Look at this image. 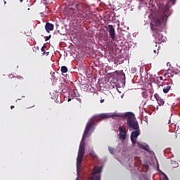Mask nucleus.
Returning <instances> with one entry per match:
<instances>
[{"label": "nucleus", "mask_w": 180, "mask_h": 180, "mask_svg": "<svg viewBox=\"0 0 180 180\" xmlns=\"http://www.w3.org/2000/svg\"><path fill=\"white\" fill-rule=\"evenodd\" d=\"M111 119H115V120H119L120 119L124 120V119H127V125L128 126L130 131L137 130V129L140 128L139 126V122L136 120V117L133 112H112L111 113Z\"/></svg>", "instance_id": "obj_1"}, {"label": "nucleus", "mask_w": 180, "mask_h": 180, "mask_svg": "<svg viewBox=\"0 0 180 180\" xmlns=\"http://www.w3.org/2000/svg\"><path fill=\"white\" fill-rule=\"evenodd\" d=\"M94 123H95V120H91L86 126L85 130L83 134V136L82 139V141L79 146L78 156L77 158V165L82 164V160H84V155H85V137H89L91 134V129H94Z\"/></svg>", "instance_id": "obj_2"}, {"label": "nucleus", "mask_w": 180, "mask_h": 180, "mask_svg": "<svg viewBox=\"0 0 180 180\" xmlns=\"http://www.w3.org/2000/svg\"><path fill=\"white\" fill-rule=\"evenodd\" d=\"M165 23H167V15H163L160 17L153 18L150 24V29L154 31L157 30L158 27L162 28L165 26Z\"/></svg>", "instance_id": "obj_3"}, {"label": "nucleus", "mask_w": 180, "mask_h": 180, "mask_svg": "<svg viewBox=\"0 0 180 180\" xmlns=\"http://www.w3.org/2000/svg\"><path fill=\"white\" fill-rule=\"evenodd\" d=\"M102 172V167H94L91 172V176L89 178V180H101V174Z\"/></svg>", "instance_id": "obj_4"}, {"label": "nucleus", "mask_w": 180, "mask_h": 180, "mask_svg": "<svg viewBox=\"0 0 180 180\" xmlns=\"http://www.w3.org/2000/svg\"><path fill=\"white\" fill-rule=\"evenodd\" d=\"M107 30L109 32V36L112 39V41H115V39H116V31L115 30V27L112 25H108Z\"/></svg>", "instance_id": "obj_5"}, {"label": "nucleus", "mask_w": 180, "mask_h": 180, "mask_svg": "<svg viewBox=\"0 0 180 180\" xmlns=\"http://www.w3.org/2000/svg\"><path fill=\"white\" fill-rule=\"evenodd\" d=\"M133 130H136L131 132V141L132 143V144H136V140H137V138L139 137V136H140V129H139V128L137 129H133Z\"/></svg>", "instance_id": "obj_6"}, {"label": "nucleus", "mask_w": 180, "mask_h": 180, "mask_svg": "<svg viewBox=\"0 0 180 180\" xmlns=\"http://www.w3.org/2000/svg\"><path fill=\"white\" fill-rule=\"evenodd\" d=\"M120 130V140L122 141H124L126 140V136H127V134L126 132V127L124 126H120L119 127Z\"/></svg>", "instance_id": "obj_7"}, {"label": "nucleus", "mask_w": 180, "mask_h": 180, "mask_svg": "<svg viewBox=\"0 0 180 180\" xmlns=\"http://www.w3.org/2000/svg\"><path fill=\"white\" fill-rule=\"evenodd\" d=\"M154 98L158 103L159 106H164L165 101L158 95V94H155Z\"/></svg>", "instance_id": "obj_8"}, {"label": "nucleus", "mask_w": 180, "mask_h": 180, "mask_svg": "<svg viewBox=\"0 0 180 180\" xmlns=\"http://www.w3.org/2000/svg\"><path fill=\"white\" fill-rule=\"evenodd\" d=\"M153 36L157 40L156 43H158V44L162 43V40L163 37L162 34H161L158 31H155V33L153 34Z\"/></svg>", "instance_id": "obj_9"}, {"label": "nucleus", "mask_w": 180, "mask_h": 180, "mask_svg": "<svg viewBox=\"0 0 180 180\" xmlns=\"http://www.w3.org/2000/svg\"><path fill=\"white\" fill-rule=\"evenodd\" d=\"M111 113H103L101 114L98 117H96V120H102L103 119H110Z\"/></svg>", "instance_id": "obj_10"}, {"label": "nucleus", "mask_w": 180, "mask_h": 180, "mask_svg": "<svg viewBox=\"0 0 180 180\" xmlns=\"http://www.w3.org/2000/svg\"><path fill=\"white\" fill-rule=\"evenodd\" d=\"M45 30L47 32V33H50V32L54 30V25L46 22L45 25Z\"/></svg>", "instance_id": "obj_11"}, {"label": "nucleus", "mask_w": 180, "mask_h": 180, "mask_svg": "<svg viewBox=\"0 0 180 180\" xmlns=\"http://www.w3.org/2000/svg\"><path fill=\"white\" fill-rule=\"evenodd\" d=\"M172 86V84H167V86H164V88H163L164 94H168V92H169V91H171Z\"/></svg>", "instance_id": "obj_12"}, {"label": "nucleus", "mask_w": 180, "mask_h": 180, "mask_svg": "<svg viewBox=\"0 0 180 180\" xmlns=\"http://www.w3.org/2000/svg\"><path fill=\"white\" fill-rule=\"evenodd\" d=\"M136 144H138L139 147H140V148H142V150H146V151H148V146L144 145L140 142H136Z\"/></svg>", "instance_id": "obj_13"}, {"label": "nucleus", "mask_w": 180, "mask_h": 180, "mask_svg": "<svg viewBox=\"0 0 180 180\" xmlns=\"http://www.w3.org/2000/svg\"><path fill=\"white\" fill-rule=\"evenodd\" d=\"M165 76L166 78H172V77H174V72H172L171 70H167V73L165 74Z\"/></svg>", "instance_id": "obj_14"}, {"label": "nucleus", "mask_w": 180, "mask_h": 180, "mask_svg": "<svg viewBox=\"0 0 180 180\" xmlns=\"http://www.w3.org/2000/svg\"><path fill=\"white\" fill-rule=\"evenodd\" d=\"M47 46L46 45H44L41 49V51L42 52L43 56H44V54H46V56L49 55V52H46V50H44V49H46Z\"/></svg>", "instance_id": "obj_15"}, {"label": "nucleus", "mask_w": 180, "mask_h": 180, "mask_svg": "<svg viewBox=\"0 0 180 180\" xmlns=\"http://www.w3.org/2000/svg\"><path fill=\"white\" fill-rule=\"evenodd\" d=\"M61 72L65 74L66 72H68V68H66V66H62L60 68Z\"/></svg>", "instance_id": "obj_16"}, {"label": "nucleus", "mask_w": 180, "mask_h": 180, "mask_svg": "<svg viewBox=\"0 0 180 180\" xmlns=\"http://www.w3.org/2000/svg\"><path fill=\"white\" fill-rule=\"evenodd\" d=\"M89 154L91 158H93V160H95L96 158V153H95L94 151H90Z\"/></svg>", "instance_id": "obj_17"}, {"label": "nucleus", "mask_w": 180, "mask_h": 180, "mask_svg": "<svg viewBox=\"0 0 180 180\" xmlns=\"http://www.w3.org/2000/svg\"><path fill=\"white\" fill-rule=\"evenodd\" d=\"M70 95L72 98H78V96H77V93L74 91L70 92Z\"/></svg>", "instance_id": "obj_18"}, {"label": "nucleus", "mask_w": 180, "mask_h": 180, "mask_svg": "<svg viewBox=\"0 0 180 180\" xmlns=\"http://www.w3.org/2000/svg\"><path fill=\"white\" fill-rule=\"evenodd\" d=\"M108 150H109L110 154H115V148H113L112 147H108Z\"/></svg>", "instance_id": "obj_19"}, {"label": "nucleus", "mask_w": 180, "mask_h": 180, "mask_svg": "<svg viewBox=\"0 0 180 180\" xmlns=\"http://www.w3.org/2000/svg\"><path fill=\"white\" fill-rule=\"evenodd\" d=\"M142 96H143V98H148V94L146 91H143L142 93Z\"/></svg>", "instance_id": "obj_20"}, {"label": "nucleus", "mask_w": 180, "mask_h": 180, "mask_svg": "<svg viewBox=\"0 0 180 180\" xmlns=\"http://www.w3.org/2000/svg\"><path fill=\"white\" fill-rule=\"evenodd\" d=\"M50 39H51V35H49L48 37H46L45 41H47L48 40H50Z\"/></svg>", "instance_id": "obj_21"}, {"label": "nucleus", "mask_w": 180, "mask_h": 180, "mask_svg": "<svg viewBox=\"0 0 180 180\" xmlns=\"http://www.w3.org/2000/svg\"><path fill=\"white\" fill-rule=\"evenodd\" d=\"M78 6H79V4L75 5V8H76L77 11H79V8H78Z\"/></svg>", "instance_id": "obj_22"}, {"label": "nucleus", "mask_w": 180, "mask_h": 180, "mask_svg": "<svg viewBox=\"0 0 180 180\" xmlns=\"http://www.w3.org/2000/svg\"><path fill=\"white\" fill-rule=\"evenodd\" d=\"M158 79H160V81H162L164 79L162 78V76H160L158 77Z\"/></svg>", "instance_id": "obj_23"}, {"label": "nucleus", "mask_w": 180, "mask_h": 180, "mask_svg": "<svg viewBox=\"0 0 180 180\" xmlns=\"http://www.w3.org/2000/svg\"><path fill=\"white\" fill-rule=\"evenodd\" d=\"M70 9H72V13H75V9H74V8H70Z\"/></svg>", "instance_id": "obj_24"}, {"label": "nucleus", "mask_w": 180, "mask_h": 180, "mask_svg": "<svg viewBox=\"0 0 180 180\" xmlns=\"http://www.w3.org/2000/svg\"><path fill=\"white\" fill-rule=\"evenodd\" d=\"M103 102H105V100H104V99L101 100V103H103Z\"/></svg>", "instance_id": "obj_25"}, {"label": "nucleus", "mask_w": 180, "mask_h": 180, "mask_svg": "<svg viewBox=\"0 0 180 180\" xmlns=\"http://www.w3.org/2000/svg\"><path fill=\"white\" fill-rule=\"evenodd\" d=\"M68 102H71V98H68Z\"/></svg>", "instance_id": "obj_26"}, {"label": "nucleus", "mask_w": 180, "mask_h": 180, "mask_svg": "<svg viewBox=\"0 0 180 180\" xmlns=\"http://www.w3.org/2000/svg\"><path fill=\"white\" fill-rule=\"evenodd\" d=\"M13 108H15V106H13V105L11 106V109H13Z\"/></svg>", "instance_id": "obj_27"}, {"label": "nucleus", "mask_w": 180, "mask_h": 180, "mask_svg": "<svg viewBox=\"0 0 180 180\" xmlns=\"http://www.w3.org/2000/svg\"><path fill=\"white\" fill-rule=\"evenodd\" d=\"M123 75H124V78H126V75H124V73H123Z\"/></svg>", "instance_id": "obj_28"}, {"label": "nucleus", "mask_w": 180, "mask_h": 180, "mask_svg": "<svg viewBox=\"0 0 180 180\" xmlns=\"http://www.w3.org/2000/svg\"><path fill=\"white\" fill-rule=\"evenodd\" d=\"M20 2H23V0H20Z\"/></svg>", "instance_id": "obj_29"}, {"label": "nucleus", "mask_w": 180, "mask_h": 180, "mask_svg": "<svg viewBox=\"0 0 180 180\" xmlns=\"http://www.w3.org/2000/svg\"><path fill=\"white\" fill-rule=\"evenodd\" d=\"M154 53H157L155 50H154Z\"/></svg>", "instance_id": "obj_30"}, {"label": "nucleus", "mask_w": 180, "mask_h": 180, "mask_svg": "<svg viewBox=\"0 0 180 180\" xmlns=\"http://www.w3.org/2000/svg\"><path fill=\"white\" fill-rule=\"evenodd\" d=\"M4 4H6V1H4Z\"/></svg>", "instance_id": "obj_31"}]
</instances>
